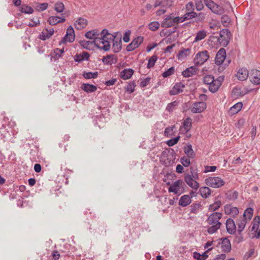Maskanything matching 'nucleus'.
Segmentation results:
<instances>
[{
    "mask_svg": "<svg viewBox=\"0 0 260 260\" xmlns=\"http://www.w3.org/2000/svg\"><path fill=\"white\" fill-rule=\"evenodd\" d=\"M222 217V214L220 212H214L211 214L206 220L207 222L210 226L208 227L207 232L209 234L216 233L222 225L219 220Z\"/></svg>",
    "mask_w": 260,
    "mask_h": 260,
    "instance_id": "obj_1",
    "label": "nucleus"
},
{
    "mask_svg": "<svg viewBox=\"0 0 260 260\" xmlns=\"http://www.w3.org/2000/svg\"><path fill=\"white\" fill-rule=\"evenodd\" d=\"M206 184L211 187L217 188L222 186L225 182L221 178L218 177H210L205 180Z\"/></svg>",
    "mask_w": 260,
    "mask_h": 260,
    "instance_id": "obj_2",
    "label": "nucleus"
},
{
    "mask_svg": "<svg viewBox=\"0 0 260 260\" xmlns=\"http://www.w3.org/2000/svg\"><path fill=\"white\" fill-rule=\"evenodd\" d=\"M209 58L208 51L203 50L197 53L194 58V63L196 65H202L206 62Z\"/></svg>",
    "mask_w": 260,
    "mask_h": 260,
    "instance_id": "obj_3",
    "label": "nucleus"
},
{
    "mask_svg": "<svg viewBox=\"0 0 260 260\" xmlns=\"http://www.w3.org/2000/svg\"><path fill=\"white\" fill-rule=\"evenodd\" d=\"M181 18L179 17H174L172 15L167 16L161 23L162 27L168 28L174 26L180 22Z\"/></svg>",
    "mask_w": 260,
    "mask_h": 260,
    "instance_id": "obj_4",
    "label": "nucleus"
},
{
    "mask_svg": "<svg viewBox=\"0 0 260 260\" xmlns=\"http://www.w3.org/2000/svg\"><path fill=\"white\" fill-rule=\"evenodd\" d=\"M118 34V32H116L115 35H110V38H109V40L113 41L112 49L115 53L119 52L121 49V37L120 36L117 38Z\"/></svg>",
    "mask_w": 260,
    "mask_h": 260,
    "instance_id": "obj_5",
    "label": "nucleus"
},
{
    "mask_svg": "<svg viewBox=\"0 0 260 260\" xmlns=\"http://www.w3.org/2000/svg\"><path fill=\"white\" fill-rule=\"evenodd\" d=\"M74 30L72 26H70L67 30L66 35L62 38L60 44H64L67 42L72 43L75 40Z\"/></svg>",
    "mask_w": 260,
    "mask_h": 260,
    "instance_id": "obj_6",
    "label": "nucleus"
},
{
    "mask_svg": "<svg viewBox=\"0 0 260 260\" xmlns=\"http://www.w3.org/2000/svg\"><path fill=\"white\" fill-rule=\"evenodd\" d=\"M207 107L206 103L204 102H198L194 103L191 108V112L193 113H200L203 112Z\"/></svg>",
    "mask_w": 260,
    "mask_h": 260,
    "instance_id": "obj_7",
    "label": "nucleus"
},
{
    "mask_svg": "<svg viewBox=\"0 0 260 260\" xmlns=\"http://www.w3.org/2000/svg\"><path fill=\"white\" fill-rule=\"evenodd\" d=\"M144 38L142 36H138L135 38L132 42L126 47V50L128 52L133 51L138 48L143 42Z\"/></svg>",
    "mask_w": 260,
    "mask_h": 260,
    "instance_id": "obj_8",
    "label": "nucleus"
},
{
    "mask_svg": "<svg viewBox=\"0 0 260 260\" xmlns=\"http://www.w3.org/2000/svg\"><path fill=\"white\" fill-rule=\"evenodd\" d=\"M184 182L181 180H178L169 187V191L170 192H174L175 194H180V191L181 188H183L184 186Z\"/></svg>",
    "mask_w": 260,
    "mask_h": 260,
    "instance_id": "obj_9",
    "label": "nucleus"
},
{
    "mask_svg": "<svg viewBox=\"0 0 260 260\" xmlns=\"http://www.w3.org/2000/svg\"><path fill=\"white\" fill-rule=\"evenodd\" d=\"M226 51L224 48H220L217 52L215 58V63L217 65L222 64L225 60Z\"/></svg>",
    "mask_w": 260,
    "mask_h": 260,
    "instance_id": "obj_10",
    "label": "nucleus"
},
{
    "mask_svg": "<svg viewBox=\"0 0 260 260\" xmlns=\"http://www.w3.org/2000/svg\"><path fill=\"white\" fill-rule=\"evenodd\" d=\"M184 84L182 82L176 83L169 91L170 95H175L183 91Z\"/></svg>",
    "mask_w": 260,
    "mask_h": 260,
    "instance_id": "obj_11",
    "label": "nucleus"
},
{
    "mask_svg": "<svg viewBox=\"0 0 260 260\" xmlns=\"http://www.w3.org/2000/svg\"><path fill=\"white\" fill-rule=\"evenodd\" d=\"M184 181L189 187L194 190H197L199 187V183L192 178L191 175L187 174L185 175Z\"/></svg>",
    "mask_w": 260,
    "mask_h": 260,
    "instance_id": "obj_12",
    "label": "nucleus"
},
{
    "mask_svg": "<svg viewBox=\"0 0 260 260\" xmlns=\"http://www.w3.org/2000/svg\"><path fill=\"white\" fill-rule=\"evenodd\" d=\"M250 81L255 85L260 84V71L257 70H252L250 73Z\"/></svg>",
    "mask_w": 260,
    "mask_h": 260,
    "instance_id": "obj_13",
    "label": "nucleus"
},
{
    "mask_svg": "<svg viewBox=\"0 0 260 260\" xmlns=\"http://www.w3.org/2000/svg\"><path fill=\"white\" fill-rule=\"evenodd\" d=\"M226 228L227 232L230 234H234L236 232V227L234 220L231 218L226 220Z\"/></svg>",
    "mask_w": 260,
    "mask_h": 260,
    "instance_id": "obj_14",
    "label": "nucleus"
},
{
    "mask_svg": "<svg viewBox=\"0 0 260 260\" xmlns=\"http://www.w3.org/2000/svg\"><path fill=\"white\" fill-rule=\"evenodd\" d=\"M134 73L132 69H125L120 72L119 76L123 80H127L131 78Z\"/></svg>",
    "mask_w": 260,
    "mask_h": 260,
    "instance_id": "obj_15",
    "label": "nucleus"
},
{
    "mask_svg": "<svg viewBox=\"0 0 260 260\" xmlns=\"http://www.w3.org/2000/svg\"><path fill=\"white\" fill-rule=\"evenodd\" d=\"M249 73L247 69L241 68L239 70L237 73L238 79L241 81H244L247 79Z\"/></svg>",
    "mask_w": 260,
    "mask_h": 260,
    "instance_id": "obj_16",
    "label": "nucleus"
},
{
    "mask_svg": "<svg viewBox=\"0 0 260 260\" xmlns=\"http://www.w3.org/2000/svg\"><path fill=\"white\" fill-rule=\"evenodd\" d=\"M90 57L89 54L87 52H83L80 54H77L74 56L76 62H80L83 60H88Z\"/></svg>",
    "mask_w": 260,
    "mask_h": 260,
    "instance_id": "obj_17",
    "label": "nucleus"
},
{
    "mask_svg": "<svg viewBox=\"0 0 260 260\" xmlns=\"http://www.w3.org/2000/svg\"><path fill=\"white\" fill-rule=\"evenodd\" d=\"M191 202V197L189 195H184L182 196L179 201V205L182 207H186Z\"/></svg>",
    "mask_w": 260,
    "mask_h": 260,
    "instance_id": "obj_18",
    "label": "nucleus"
},
{
    "mask_svg": "<svg viewBox=\"0 0 260 260\" xmlns=\"http://www.w3.org/2000/svg\"><path fill=\"white\" fill-rule=\"evenodd\" d=\"M224 212L227 215L235 216L239 213V210L238 208L232 207L231 205H226L224 206Z\"/></svg>",
    "mask_w": 260,
    "mask_h": 260,
    "instance_id": "obj_19",
    "label": "nucleus"
},
{
    "mask_svg": "<svg viewBox=\"0 0 260 260\" xmlns=\"http://www.w3.org/2000/svg\"><path fill=\"white\" fill-rule=\"evenodd\" d=\"M87 24V19L82 17H80L75 22V26L77 29H82L85 28Z\"/></svg>",
    "mask_w": 260,
    "mask_h": 260,
    "instance_id": "obj_20",
    "label": "nucleus"
},
{
    "mask_svg": "<svg viewBox=\"0 0 260 260\" xmlns=\"http://www.w3.org/2000/svg\"><path fill=\"white\" fill-rule=\"evenodd\" d=\"M66 21L64 17L51 16L48 18V22L51 25H56L59 23H62Z\"/></svg>",
    "mask_w": 260,
    "mask_h": 260,
    "instance_id": "obj_21",
    "label": "nucleus"
},
{
    "mask_svg": "<svg viewBox=\"0 0 260 260\" xmlns=\"http://www.w3.org/2000/svg\"><path fill=\"white\" fill-rule=\"evenodd\" d=\"M221 248L222 251L225 252H229L231 250V245L230 241L226 238H224L221 239Z\"/></svg>",
    "mask_w": 260,
    "mask_h": 260,
    "instance_id": "obj_22",
    "label": "nucleus"
},
{
    "mask_svg": "<svg viewBox=\"0 0 260 260\" xmlns=\"http://www.w3.org/2000/svg\"><path fill=\"white\" fill-rule=\"evenodd\" d=\"M184 152L188 158H193L195 157V153L194 152L191 144H188L184 147Z\"/></svg>",
    "mask_w": 260,
    "mask_h": 260,
    "instance_id": "obj_23",
    "label": "nucleus"
},
{
    "mask_svg": "<svg viewBox=\"0 0 260 260\" xmlns=\"http://www.w3.org/2000/svg\"><path fill=\"white\" fill-rule=\"evenodd\" d=\"M221 85L220 80H215L209 85V90L212 93L216 92Z\"/></svg>",
    "mask_w": 260,
    "mask_h": 260,
    "instance_id": "obj_24",
    "label": "nucleus"
},
{
    "mask_svg": "<svg viewBox=\"0 0 260 260\" xmlns=\"http://www.w3.org/2000/svg\"><path fill=\"white\" fill-rule=\"evenodd\" d=\"M81 88L86 92L91 93L96 90L97 87L92 84L84 83L82 85Z\"/></svg>",
    "mask_w": 260,
    "mask_h": 260,
    "instance_id": "obj_25",
    "label": "nucleus"
},
{
    "mask_svg": "<svg viewBox=\"0 0 260 260\" xmlns=\"http://www.w3.org/2000/svg\"><path fill=\"white\" fill-rule=\"evenodd\" d=\"M190 53V49L189 48L181 49L177 54V58L179 60L184 59Z\"/></svg>",
    "mask_w": 260,
    "mask_h": 260,
    "instance_id": "obj_26",
    "label": "nucleus"
},
{
    "mask_svg": "<svg viewBox=\"0 0 260 260\" xmlns=\"http://www.w3.org/2000/svg\"><path fill=\"white\" fill-rule=\"evenodd\" d=\"M197 72L196 68L194 67H191L187 68L186 70L182 72V75L184 77H189L193 75L196 74Z\"/></svg>",
    "mask_w": 260,
    "mask_h": 260,
    "instance_id": "obj_27",
    "label": "nucleus"
},
{
    "mask_svg": "<svg viewBox=\"0 0 260 260\" xmlns=\"http://www.w3.org/2000/svg\"><path fill=\"white\" fill-rule=\"evenodd\" d=\"M212 248L208 249V250L203 252L202 254H201L200 253L197 252H194L193 253V256L194 258L197 260H205L208 257L207 252L208 251L212 250Z\"/></svg>",
    "mask_w": 260,
    "mask_h": 260,
    "instance_id": "obj_28",
    "label": "nucleus"
},
{
    "mask_svg": "<svg viewBox=\"0 0 260 260\" xmlns=\"http://www.w3.org/2000/svg\"><path fill=\"white\" fill-rule=\"evenodd\" d=\"M179 105V102L174 101L171 103H169L166 108V111L170 113H172L175 110Z\"/></svg>",
    "mask_w": 260,
    "mask_h": 260,
    "instance_id": "obj_29",
    "label": "nucleus"
},
{
    "mask_svg": "<svg viewBox=\"0 0 260 260\" xmlns=\"http://www.w3.org/2000/svg\"><path fill=\"white\" fill-rule=\"evenodd\" d=\"M103 62L105 64H112L116 62V59L112 55L104 56L102 58Z\"/></svg>",
    "mask_w": 260,
    "mask_h": 260,
    "instance_id": "obj_30",
    "label": "nucleus"
},
{
    "mask_svg": "<svg viewBox=\"0 0 260 260\" xmlns=\"http://www.w3.org/2000/svg\"><path fill=\"white\" fill-rule=\"evenodd\" d=\"M199 192L202 197L207 198L211 194V190L208 187H202L199 189Z\"/></svg>",
    "mask_w": 260,
    "mask_h": 260,
    "instance_id": "obj_31",
    "label": "nucleus"
},
{
    "mask_svg": "<svg viewBox=\"0 0 260 260\" xmlns=\"http://www.w3.org/2000/svg\"><path fill=\"white\" fill-rule=\"evenodd\" d=\"M190 213L197 214L202 210V205L200 203H193L190 206Z\"/></svg>",
    "mask_w": 260,
    "mask_h": 260,
    "instance_id": "obj_32",
    "label": "nucleus"
},
{
    "mask_svg": "<svg viewBox=\"0 0 260 260\" xmlns=\"http://www.w3.org/2000/svg\"><path fill=\"white\" fill-rule=\"evenodd\" d=\"M260 224V217L256 216L253 220L252 223L251 231H257Z\"/></svg>",
    "mask_w": 260,
    "mask_h": 260,
    "instance_id": "obj_33",
    "label": "nucleus"
},
{
    "mask_svg": "<svg viewBox=\"0 0 260 260\" xmlns=\"http://www.w3.org/2000/svg\"><path fill=\"white\" fill-rule=\"evenodd\" d=\"M197 16V14L194 12H187L184 16L181 17L180 22L188 20L193 18H195Z\"/></svg>",
    "mask_w": 260,
    "mask_h": 260,
    "instance_id": "obj_34",
    "label": "nucleus"
},
{
    "mask_svg": "<svg viewBox=\"0 0 260 260\" xmlns=\"http://www.w3.org/2000/svg\"><path fill=\"white\" fill-rule=\"evenodd\" d=\"M19 10L21 13L28 14H32L34 12V10L31 7L24 4L22 5L19 7Z\"/></svg>",
    "mask_w": 260,
    "mask_h": 260,
    "instance_id": "obj_35",
    "label": "nucleus"
},
{
    "mask_svg": "<svg viewBox=\"0 0 260 260\" xmlns=\"http://www.w3.org/2000/svg\"><path fill=\"white\" fill-rule=\"evenodd\" d=\"M207 36V31L205 30L199 31L196 36L194 42H198L204 39Z\"/></svg>",
    "mask_w": 260,
    "mask_h": 260,
    "instance_id": "obj_36",
    "label": "nucleus"
},
{
    "mask_svg": "<svg viewBox=\"0 0 260 260\" xmlns=\"http://www.w3.org/2000/svg\"><path fill=\"white\" fill-rule=\"evenodd\" d=\"M82 75L84 78H85V79H95L98 77V72H84L83 73Z\"/></svg>",
    "mask_w": 260,
    "mask_h": 260,
    "instance_id": "obj_37",
    "label": "nucleus"
},
{
    "mask_svg": "<svg viewBox=\"0 0 260 260\" xmlns=\"http://www.w3.org/2000/svg\"><path fill=\"white\" fill-rule=\"evenodd\" d=\"M238 193L237 191H229L226 193L227 199L230 200L234 201L238 198Z\"/></svg>",
    "mask_w": 260,
    "mask_h": 260,
    "instance_id": "obj_38",
    "label": "nucleus"
},
{
    "mask_svg": "<svg viewBox=\"0 0 260 260\" xmlns=\"http://www.w3.org/2000/svg\"><path fill=\"white\" fill-rule=\"evenodd\" d=\"M246 219L245 218H243L241 220L239 221V222L238 223V232L239 233V234L240 235L241 233L244 230L246 223Z\"/></svg>",
    "mask_w": 260,
    "mask_h": 260,
    "instance_id": "obj_39",
    "label": "nucleus"
},
{
    "mask_svg": "<svg viewBox=\"0 0 260 260\" xmlns=\"http://www.w3.org/2000/svg\"><path fill=\"white\" fill-rule=\"evenodd\" d=\"M242 106L243 104L241 102H239L235 104L230 109L231 113H232L233 114L238 113L239 111L241 110Z\"/></svg>",
    "mask_w": 260,
    "mask_h": 260,
    "instance_id": "obj_40",
    "label": "nucleus"
},
{
    "mask_svg": "<svg viewBox=\"0 0 260 260\" xmlns=\"http://www.w3.org/2000/svg\"><path fill=\"white\" fill-rule=\"evenodd\" d=\"M211 11L214 13L218 15H222L224 12V9L216 4H215V6H214L213 9H211Z\"/></svg>",
    "mask_w": 260,
    "mask_h": 260,
    "instance_id": "obj_41",
    "label": "nucleus"
},
{
    "mask_svg": "<svg viewBox=\"0 0 260 260\" xmlns=\"http://www.w3.org/2000/svg\"><path fill=\"white\" fill-rule=\"evenodd\" d=\"M191 126V119L190 118H186L183 122V127L185 132H188Z\"/></svg>",
    "mask_w": 260,
    "mask_h": 260,
    "instance_id": "obj_42",
    "label": "nucleus"
},
{
    "mask_svg": "<svg viewBox=\"0 0 260 260\" xmlns=\"http://www.w3.org/2000/svg\"><path fill=\"white\" fill-rule=\"evenodd\" d=\"M157 60V57L155 55H154L150 57L147 66V68L151 69L153 67Z\"/></svg>",
    "mask_w": 260,
    "mask_h": 260,
    "instance_id": "obj_43",
    "label": "nucleus"
},
{
    "mask_svg": "<svg viewBox=\"0 0 260 260\" xmlns=\"http://www.w3.org/2000/svg\"><path fill=\"white\" fill-rule=\"evenodd\" d=\"M64 9V4L62 2H58L54 5V10L58 13H61Z\"/></svg>",
    "mask_w": 260,
    "mask_h": 260,
    "instance_id": "obj_44",
    "label": "nucleus"
},
{
    "mask_svg": "<svg viewBox=\"0 0 260 260\" xmlns=\"http://www.w3.org/2000/svg\"><path fill=\"white\" fill-rule=\"evenodd\" d=\"M136 86V85L135 82L134 81H131L128 84L126 87H125L126 91L129 93L133 92L135 90V88Z\"/></svg>",
    "mask_w": 260,
    "mask_h": 260,
    "instance_id": "obj_45",
    "label": "nucleus"
},
{
    "mask_svg": "<svg viewBox=\"0 0 260 260\" xmlns=\"http://www.w3.org/2000/svg\"><path fill=\"white\" fill-rule=\"evenodd\" d=\"M221 205V202L220 201H217L215 202L213 204L210 205L209 210L210 211H215L219 208Z\"/></svg>",
    "mask_w": 260,
    "mask_h": 260,
    "instance_id": "obj_46",
    "label": "nucleus"
},
{
    "mask_svg": "<svg viewBox=\"0 0 260 260\" xmlns=\"http://www.w3.org/2000/svg\"><path fill=\"white\" fill-rule=\"evenodd\" d=\"M104 41V38L101 37H97L94 38L93 42L94 43V45L95 46L101 49L102 46H101V45L102 44L103 45Z\"/></svg>",
    "mask_w": 260,
    "mask_h": 260,
    "instance_id": "obj_47",
    "label": "nucleus"
},
{
    "mask_svg": "<svg viewBox=\"0 0 260 260\" xmlns=\"http://www.w3.org/2000/svg\"><path fill=\"white\" fill-rule=\"evenodd\" d=\"M214 77L212 75H208L205 76L203 79V82L205 84L209 85L213 82Z\"/></svg>",
    "mask_w": 260,
    "mask_h": 260,
    "instance_id": "obj_48",
    "label": "nucleus"
},
{
    "mask_svg": "<svg viewBox=\"0 0 260 260\" xmlns=\"http://www.w3.org/2000/svg\"><path fill=\"white\" fill-rule=\"evenodd\" d=\"M253 210L252 208H247L244 212V214H243L244 217L243 218H245V217L247 216V218L248 219H251L252 217V215H253Z\"/></svg>",
    "mask_w": 260,
    "mask_h": 260,
    "instance_id": "obj_49",
    "label": "nucleus"
},
{
    "mask_svg": "<svg viewBox=\"0 0 260 260\" xmlns=\"http://www.w3.org/2000/svg\"><path fill=\"white\" fill-rule=\"evenodd\" d=\"M189 158L187 156H183L180 158V162L184 167H187L190 165V161Z\"/></svg>",
    "mask_w": 260,
    "mask_h": 260,
    "instance_id": "obj_50",
    "label": "nucleus"
},
{
    "mask_svg": "<svg viewBox=\"0 0 260 260\" xmlns=\"http://www.w3.org/2000/svg\"><path fill=\"white\" fill-rule=\"evenodd\" d=\"M175 69L174 67H171L167 71H165L162 74V76L164 78H167L174 74Z\"/></svg>",
    "mask_w": 260,
    "mask_h": 260,
    "instance_id": "obj_51",
    "label": "nucleus"
},
{
    "mask_svg": "<svg viewBox=\"0 0 260 260\" xmlns=\"http://www.w3.org/2000/svg\"><path fill=\"white\" fill-rule=\"evenodd\" d=\"M109 39L104 38L103 45L102 46L101 49L105 51H108L110 48V44Z\"/></svg>",
    "mask_w": 260,
    "mask_h": 260,
    "instance_id": "obj_52",
    "label": "nucleus"
},
{
    "mask_svg": "<svg viewBox=\"0 0 260 260\" xmlns=\"http://www.w3.org/2000/svg\"><path fill=\"white\" fill-rule=\"evenodd\" d=\"M173 5V1L171 0H162L161 1V8L167 9Z\"/></svg>",
    "mask_w": 260,
    "mask_h": 260,
    "instance_id": "obj_53",
    "label": "nucleus"
},
{
    "mask_svg": "<svg viewBox=\"0 0 260 260\" xmlns=\"http://www.w3.org/2000/svg\"><path fill=\"white\" fill-rule=\"evenodd\" d=\"M159 27V23L157 21H153L149 24V28L152 31H156Z\"/></svg>",
    "mask_w": 260,
    "mask_h": 260,
    "instance_id": "obj_54",
    "label": "nucleus"
},
{
    "mask_svg": "<svg viewBox=\"0 0 260 260\" xmlns=\"http://www.w3.org/2000/svg\"><path fill=\"white\" fill-rule=\"evenodd\" d=\"M195 6L196 10L198 11L202 10L204 8L202 0H195Z\"/></svg>",
    "mask_w": 260,
    "mask_h": 260,
    "instance_id": "obj_55",
    "label": "nucleus"
},
{
    "mask_svg": "<svg viewBox=\"0 0 260 260\" xmlns=\"http://www.w3.org/2000/svg\"><path fill=\"white\" fill-rule=\"evenodd\" d=\"M48 7V4L46 3L39 4L36 7L35 9L38 11H43L47 9Z\"/></svg>",
    "mask_w": 260,
    "mask_h": 260,
    "instance_id": "obj_56",
    "label": "nucleus"
},
{
    "mask_svg": "<svg viewBox=\"0 0 260 260\" xmlns=\"http://www.w3.org/2000/svg\"><path fill=\"white\" fill-rule=\"evenodd\" d=\"M46 57L51 56V58H54L55 60L58 59L61 56V54L59 52L56 51V49L54 50V52L49 55L45 54Z\"/></svg>",
    "mask_w": 260,
    "mask_h": 260,
    "instance_id": "obj_57",
    "label": "nucleus"
},
{
    "mask_svg": "<svg viewBox=\"0 0 260 260\" xmlns=\"http://www.w3.org/2000/svg\"><path fill=\"white\" fill-rule=\"evenodd\" d=\"M179 139V136L171 139L167 141V144L169 146H173L178 143Z\"/></svg>",
    "mask_w": 260,
    "mask_h": 260,
    "instance_id": "obj_58",
    "label": "nucleus"
},
{
    "mask_svg": "<svg viewBox=\"0 0 260 260\" xmlns=\"http://www.w3.org/2000/svg\"><path fill=\"white\" fill-rule=\"evenodd\" d=\"M80 45L86 49H89L90 45L94 44L93 41H82L80 42Z\"/></svg>",
    "mask_w": 260,
    "mask_h": 260,
    "instance_id": "obj_59",
    "label": "nucleus"
},
{
    "mask_svg": "<svg viewBox=\"0 0 260 260\" xmlns=\"http://www.w3.org/2000/svg\"><path fill=\"white\" fill-rule=\"evenodd\" d=\"M101 38H107L109 39L110 38V35H115V33L114 34H111L109 33L108 30L107 29H104L101 32Z\"/></svg>",
    "mask_w": 260,
    "mask_h": 260,
    "instance_id": "obj_60",
    "label": "nucleus"
},
{
    "mask_svg": "<svg viewBox=\"0 0 260 260\" xmlns=\"http://www.w3.org/2000/svg\"><path fill=\"white\" fill-rule=\"evenodd\" d=\"M204 3L209 9L211 10L213 9L214 6H215V3L212 0H204Z\"/></svg>",
    "mask_w": 260,
    "mask_h": 260,
    "instance_id": "obj_61",
    "label": "nucleus"
},
{
    "mask_svg": "<svg viewBox=\"0 0 260 260\" xmlns=\"http://www.w3.org/2000/svg\"><path fill=\"white\" fill-rule=\"evenodd\" d=\"M151 78L150 77H147L145 79H144L143 81H141L140 83V86L141 87H144L147 86L150 83Z\"/></svg>",
    "mask_w": 260,
    "mask_h": 260,
    "instance_id": "obj_62",
    "label": "nucleus"
},
{
    "mask_svg": "<svg viewBox=\"0 0 260 260\" xmlns=\"http://www.w3.org/2000/svg\"><path fill=\"white\" fill-rule=\"evenodd\" d=\"M131 34V31L129 30H128L125 32L123 37V40L124 42L127 43L129 41Z\"/></svg>",
    "mask_w": 260,
    "mask_h": 260,
    "instance_id": "obj_63",
    "label": "nucleus"
},
{
    "mask_svg": "<svg viewBox=\"0 0 260 260\" xmlns=\"http://www.w3.org/2000/svg\"><path fill=\"white\" fill-rule=\"evenodd\" d=\"M232 93L234 95L236 96H241L244 95V93L241 92V89L237 87H235L233 89Z\"/></svg>",
    "mask_w": 260,
    "mask_h": 260,
    "instance_id": "obj_64",
    "label": "nucleus"
}]
</instances>
